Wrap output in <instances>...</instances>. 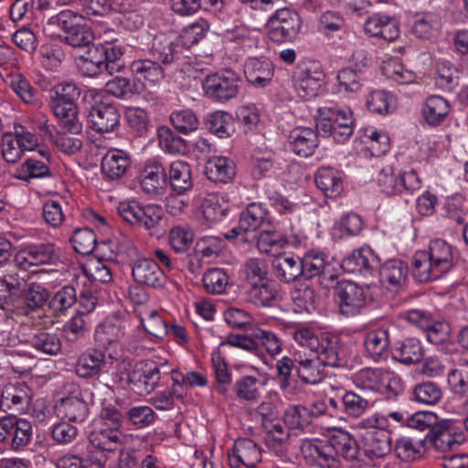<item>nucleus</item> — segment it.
I'll use <instances>...</instances> for the list:
<instances>
[{
    "instance_id": "49",
    "label": "nucleus",
    "mask_w": 468,
    "mask_h": 468,
    "mask_svg": "<svg viewBox=\"0 0 468 468\" xmlns=\"http://www.w3.org/2000/svg\"><path fill=\"white\" fill-rule=\"evenodd\" d=\"M277 290L271 280L250 284L247 291L248 301L258 306H268L275 299Z\"/></svg>"
},
{
    "instance_id": "42",
    "label": "nucleus",
    "mask_w": 468,
    "mask_h": 468,
    "mask_svg": "<svg viewBox=\"0 0 468 468\" xmlns=\"http://www.w3.org/2000/svg\"><path fill=\"white\" fill-rule=\"evenodd\" d=\"M394 359L405 365L417 364L423 357V348L420 340L414 337L406 338L392 351Z\"/></svg>"
},
{
    "instance_id": "53",
    "label": "nucleus",
    "mask_w": 468,
    "mask_h": 468,
    "mask_svg": "<svg viewBox=\"0 0 468 468\" xmlns=\"http://www.w3.org/2000/svg\"><path fill=\"white\" fill-rule=\"evenodd\" d=\"M334 122L336 127L335 141L346 142L353 133L355 120L350 109H335L333 107Z\"/></svg>"
},
{
    "instance_id": "33",
    "label": "nucleus",
    "mask_w": 468,
    "mask_h": 468,
    "mask_svg": "<svg viewBox=\"0 0 468 468\" xmlns=\"http://www.w3.org/2000/svg\"><path fill=\"white\" fill-rule=\"evenodd\" d=\"M362 442L367 454L377 458H382L391 451L390 434L380 428L363 433Z\"/></svg>"
},
{
    "instance_id": "28",
    "label": "nucleus",
    "mask_w": 468,
    "mask_h": 468,
    "mask_svg": "<svg viewBox=\"0 0 468 468\" xmlns=\"http://www.w3.org/2000/svg\"><path fill=\"white\" fill-rule=\"evenodd\" d=\"M322 72H311L307 69H298L293 73V87L297 95L303 100L317 96L322 86Z\"/></svg>"
},
{
    "instance_id": "60",
    "label": "nucleus",
    "mask_w": 468,
    "mask_h": 468,
    "mask_svg": "<svg viewBox=\"0 0 468 468\" xmlns=\"http://www.w3.org/2000/svg\"><path fill=\"white\" fill-rule=\"evenodd\" d=\"M77 303V294L74 287L67 285L58 290L48 303L49 308L57 316L63 314Z\"/></svg>"
},
{
    "instance_id": "7",
    "label": "nucleus",
    "mask_w": 468,
    "mask_h": 468,
    "mask_svg": "<svg viewBox=\"0 0 468 468\" xmlns=\"http://www.w3.org/2000/svg\"><path fill=\"white\" fill-rule=\"evenodd\" d=\"M118 213L130 225L144 228L147 230L157 229L164 217V211L159 206H142L136 201L122 202Z\"/></svg>"
},
{
    "instance_id": "3",
    "label": "nucleus",
    "mask_w": 468,
    "mask_h": 468,
    "mask_svg": "<svg viewBox=\"0 0 468 468\" xmlns=\"http://www.w3.org/2000/svg\"><path fill=\"white\" fill-rule=\"evenodd\" d=\"M80 93V88L73 82L57 84L50 90L49 107L59 125L72 134H79L82 131L76 104Z\"/></svg>"
},
{
    "instance_id": "63",
    "label": "nucleus",
    "mask_w": 468,
    "mask_h": 468,
    "mask_svg": "<svg viewBox=\"0 0 468 468\" xmlns=\"http://www.w3.org/2000/svg\"><path fill=\"white\" fill-rule=\"evenodd\" d=\"M170 122L174 128L183 134H188L198 128V119L191 110L172 112Z\"/></svg>"
},
{
    "instance_id": "48",
    "label": "nucleus",
    "mask_w": 468,
    "mask_h": 468,
    "mask_svg": "<svg viewBox=\"0 0 468 468\" xmlns=\"http://www.w3.org/2000/svg\"><path fill=\"white\" fill-rule=\"evenodd\" d=\"M429 447L425 440H414L410 437L399 439L394 446L396 456L403 462H411L421 456V450Z\"/></svg>"
},
{
    "instance_id": "12",
    "label": "nucleus",
    "mask_w": 468,
    "mask_h": 468,
    "mask_svg": "<svg viewBox=\"0 0 468 468\" xmlns=\"http://www.w3.org/2000/svg\"><path fill=\"white\" fill-rule=\"evenodd\" d=\"M55 412L63 420L82 423L89 415V407L82 399L81 390L74 387L68 396L59 399L56 402Z\"/></svg>"
},
{
    "instance_id": "27",
    "label": "nucleus",
    "mask_w": 468,
    "mask_h": 468,
    "mask_svg": "<svg viewBox=\"0 0 468 468\" xmlns=\"http://www.w3.org/2000/svg\"><path fill=\"white\" fill-rule=\"evenodd\" d=\"M274 276L282 282L290 283L303 279L301 257L279 254L272 262Z\"/></svg>"
},
{
    "instance_id": "56",
    "label": "nucleus",
    "mask_w": 468,
    "mask_h": 468,
    "mask_svg": "<svg viewBox=\"0 0 468 468\" xmlns=\"http://www.w3.org/2000/svg\"><path fill=\"white\" fill-rule=\"evenodd\" d=\"M74 250L81 255L93 252L97 245V238L90 228L78 229L69 239Z\"/></svg>"
},
{
    "instance_id": "13",
    "label": "nucleus",
    "mask_w": 468,
    "mask_h": 468,
    "mask_svg": "<svg viewBox=\"0 0 468 468\" xmlns=\"http://www.w3.org/2000/svg\"><path fill=\"white\" fill-rule=\"evenodd\" d=\"M302 452L307 464L319 468H339L340 460L330 441L310 442L302 446Z\"/></svg>"
},
{
    "instance_id": "36",
    "label": "nucleus",
    "mask_w": 468,
    "mask_h": 468,
    "mask_svg": "<svg viewBox=\"0 0 468 468\" xmlns=\"http://www.w3.org/2000/svg\"><path fill=\"white\" fill-rule=\"evenodd\" d=\"M450 112V104L441 96H429L422 107L421 113L424 121L430 126L440 125Z\"/></svg>"
},
{
    "instance_id": "11",
    "label": "nucleus",
    "mask_w": 468,
    "mask_h": 468,
    "mask_svg": "<svg viewBox=\"0 0 468 468\" xmlns=\"http://www.w3.org/2000/svg\"><path fill=\"white\" fill-rule=\"evenodd\" d=\"M334 293L341 314L346 316L357 314L366 305L364 289L353 282H338Z\"/></svg>"
},
{
    "instance_id": "19",
    "label": "nucleus",
    "mask_w": 468,
    "mask_h": 468,
    "mask_svg": "<svg viewBox=\"0 0 468 468\" xmlns=\"http://www.w3.org/2000/svg\"><path fill=\"white\" fill-rule=\"evenodd\" d=\"M378 263V256L371 249L361 248L343 259L341 268L347 273L366 276L372 273L375 265Z\"/></svg>"
},
{
    "instance_id": "62",
    "label": "nucleus",
    "mask_w": 468,
    "mask_h": 468,
    "mask_svg": "<svg viewBox=\"0 0 468 468\" xmlns=\"http://www.w3.org/2000/svg\"><path fill=\"white\" fill-rule=\"evenodd\" d=\"M413 396L417 402L425 405H435L442 397L440 386L431 381L419 383L413 389Z\"/></svg>"
},
{
    "instance_id": "61",
    "label": "nucleus",
    "mask_w": 468,
    "mask_h": 468,
    "mask_svg": "<svg viewBox=\"0 0 468 468\" xmlns=\"http://www.w3.org/2000/svg\"><path fill=\"white\" fill-rule=\"evenodd\" d=\"M261 382L260 379L252 376H243L234 384V390L237 397L245 401L258 400Z\"/></svg>"
},
{
    "instance_id": "16",
    "label": "nucleus",
    "mask_w": 468,
    "mask_h": 468,
    "mask_svg": "<svg viewBox=\"0 0 468 468\" xmlns=\"http://www.w3.org/2000/svg\"><path fill=\"white\" fill-rule=\"evenodd\" d=\"M364 30L369 37L388 42L396 40L400 34L399 21L394 16L382 14H376L367 18Z\"/></svg>"
},
{
    "instance_id": "25",
    "label": "nucleus",
    "mask_w": 468,
    "mask_h": 468,
    "mask_svg": "<svg viewBox=\"0 0 468 468\" xmlns=\"http://www.w3.org/2000/svg\"><path fill=\"white\" fill-rule=\"evenodd\" d=\"M95 55L101 61L103 69L112 75L122 71L125 67L123 50L115 42L100 44L93 48Z\"/></svg>"
},
{
    "instance_id": "52",
    "label": "nucleus",
    "mask_w": 468,
    "mask_h": 468,
    "mask_svg": "<svg viewBox=\"0 0 468 468\" xmlns=\"http://www.w3.org/2000/svg\"><path fill=\"white\" fill-rule=\"evenodd\" d=\"M364 346L373 358L382 357L387 354L389 346L388 331L378 329L368 332L365 337Z\"/></svg>"
},
{
    "instance_id": "37",
    "label": "nucleus",
    "mask_w": 468,
    "mask_h": 468,
    "mask_svg": "<svg viewBox=\"0 0 468 468\" xmlns=\"http://www.w3.org/2000/svg\"><path fill=\"white\" fill-rule=\"evenodd\" d=\"M167 180L172 189L179 195L190 190L193 186L190 165L183 161L171 163Z\"/></svg>"
},
{
    "instance_id": "4",
    "label": "nucleus",
    "mask_w": 468,
    "mask_h": 468,
    "mask_svg": "<svg viewBox=\"0 0 468 468\" xmlns=\"http://www.w3.org/2000/svg\"><path fill=\"white\" fill-rule=\"evenodd\" d=\"M117 377L121 384L126 385L140 396H145L157 387L160 369L153 362L139 361L133 364L122 360L117 366Z\"/></svg>"
},
{
    "instance_id": "39",
    "label": "nucleus",
    "mask_w": 468,
    "mask_h": 468,
    "mask_svg": "<svg viewBox=\"0 0 468 468\" xmlns=\"http://www.w3.org/2000/svg\"><path fill=\"white\" fill-rule=\"evenodd\" d=\"M89 441L98 452H114L121 446V433L116 428L95 430L90 433Z\"/></svg>"
},
{
    "instance_id": "34",
    "label": "nucleus",
    "mask_w": 468,
    "mask_h": 468,
    "mask_svg": "<svg viewBox=\"0 0 468 468\" xmlns=\"http://www.w3.org/2000/svg\"><path fill=\"white\" fill-rule=\"evenodd\" d=\"M104 367V353L98 349H91L83 353L79 357L75 372L82 378H90L98 376Z\"/></svg>"
},
{
    "instance_id": "22",
    "label": "nucleus",
    "mask_w": 468,
    "mask_h": 468,
    "mask_svg": "<svg viewBox=\"0 0 468 468\" xmlns=\"http://www.w3.org/2000/svg\"><path fill=\"white\" fill-rule=\"evenodd\" d=\"M261 460V449L250 439L237 440L233 446V454L229 455V466L256 467Z\"/></svg>"
},
{
    "instance_id": "59",
    "label": "nucleus",
    "mask_w": 468,
    "mask_h": 468,
    "mask_svg": "<svg viewBox=\"0 0 468 468\" xmlns=\"http://www.w3.org/2000/svg\"><path fill=\"white\" fill-rule=\"evenodd\" d=\"M255 332L248 335L244 334H229L221 343V346H229L243 349L259 357H264L262 349L258 346Z\"/></svg>"
},
{
    "instance_id": "54",
    "label": "nucleus",
    "mask_w": 468,
    "mask_h": 468,
    "mask_svg": "<svg viewBox=\"0 0 468 468\" xmlns=\"http://www.w3.org/2000/svg\"><path fill=\"white\" fill-rule=\"evenodd\" d=\"M283 421L289 429L303 431L312 423L308 407L302 404L288 407L283 414Z\"/></svg>"
},
{
    "instance_id": "6",
    "label": "nucleus",
    "mask_w": 468,
    "mask_h": 468,
    "mask_svg": "<svg viewBox=\"0 0 468 468\" xmlns=\"http://www.w3.org/2000/svg\"><path fill=\"white\" fill-rule=\"evenodd\" d=\"M376 182L387 196L413 195L421 187V181L414 170L395 173L391 165L385 166L378 173Z\"/></svg>"
},
{
    "instance_id": "43",
    "label": "nucleus",
    "mask_w": 468,
    "mask_h": 468,
    "mask_svg": "<svg viewBox=\"0 0 468 468\" xmlns=\"http://www.w3.org/2000/svg\"><path fill=\"white\" fill-rule=\"evenodd\" d=\"M207 130L219 138L229 137L235 132L234 118L227 112L217 111L207 116Z\"/></svg>"
},
{
    "instance_id": "55",
    "label": "nucleus",
    "mask_w": 468,
    "mask_h": 468,
    "mask_svg": "<svg viewBox=\"0 0 468 468\" xmlns=\"http://www.w3.org/2000/svg\"><path fill=\"white\" fill-rule=\"evenodd\" d=\"M265 216L266 211L261 204H250L240 215L239 229L243 230V232L256 230L261 227Z\"/></svg>"
},
{
    "instance_id": "41",
    "label": "nucleus",
    "mask_w": 468,
    "mask_h": 468,
    "mask_svg": "<svg viewBox=\"0 0 468 468\" xmlns=\"http://www.w3.org/2000/svg\"><path fill=\"white\" fill-rule=\"evenodd\" d=\"M28 345L39 353L48 356H56L61 350L59 336L51 332L40 330L28 336Z\"/></svg>"
},
{
    "instance_id": "2",
    "label": "nucleus",
    "mask_w": 468,
    "mask_h": 468,
    "mask_svg": "<svg viewBox=\"0 0 468 468\" xmlns=\"http://www.w3.org/2000/svg\"><path fill=\"white\" fill-rule=\"evenodd\" d=\"M408 427L420 431H427L424 438L429 447L446 452L463 441L462 434L453 432L451 422L447 420H439L438 416L431 411H419L407 418Z\"/></svg>"
},
{
    "instance_id": "21",
    "label": "nucleus",
    "mask_w": 468,
    "mask_h": 468,
    "mask_svg": "<svg viewBox=\"0 0 468 468\" xmlns=\"http://www.w3.org/2000/svg\"><path fill=\"white\" fill-rule=\"evenodd\" d=\"M131 323L119 316L107 318L96 330V337L108 345L117 344L128 338Z\"/></svg>"
},
{
    "instance_id": "64",
    "label": "nucleus",
    "mask_w": 468,
    "mask_h": 468,
    "mask_svg": "<svg viewBox=\"0 0 468 468\" xmlns=\"http://www.w3.org/2000/svg\"><path fill=\"white\" fill-rule=\"evenodd\" d=\"M340 90L346 92H357L363 86L362 71L347 67L340 69L337 74Z\"/></svg>"
},
{
    "instance_id": "8",
    "label": "nucleus",
    "mask_w": 468,
    "mask_h": 468,
    "mask_svg": "<svg viewBox=\"0 0 468 468\" xmlns=\"http://www.w3.org/2000/svg\"><path fill=\"white\" fill-rule=\"evenodd\" d=\"M266 27L268 37L272 42H291L300 31L301 18L296 12L282 8L269 18Z\"/></svg>"
},
{
    "instance_id": "5",
    "label": "nucleus",
    "mask_w": 468,
    "mask_h": 468,
    "mask_svg": "<svg viewBox=\"0 0 468 468\" xmlns=\"http://www.w3.org/2000/svg\"><path fill=\"white\" fill-rule=\"evenodd\" d=\"M117 253L119 255L126 254L130 259L132 276L137 283L154 289L165 286L166 277L159 264L149 258L137 259L138 249L130 240L121 244Z\"/></svg>"
},
{
    "instance_id": "45",
    "label": "nucleus",
    "mask_w": 468,
    "mask_h": 468,
    "mask_svg": "<svg viewBox=\"0 0 468 468\" xmlns=\"http://www.w3.org/2000/svg\"><path fill=\"white\" fill-rule=\"evenodd\" d=\"M142 86L134 80L117 76L106 82L105 91L116 98L128 100L133 95L139 94Z\"/></svg>"
},
{
    "instance_id": "18",
    "label": "nucleus",
    "mask_w": 468,
    "mask_h": 468,
    "mask_svg": "<svg viewBox=\"0 0 468 468\" xmlns=\"http://www.w3.org/2000/svg\"><path fill=\"white\" fill-rule=\"evenodd\" d=\"M142 190L151 196L165 194L167 186V175L165 167L158 162L147 164L139 177Z\"/></svg>"
},
{
    "instance_id": "57",
    "label": "nucleus",
    "mask_w": 468,
    "mask_h": 468,
    "mask_svg": "<svg viewBox=\"0 0 468 468\" xmlns=\"http://www.w3.org/2000/svg\"><path fill=\"white\" fill-rule=\"evenodd\" d=\"M294 361L299 364L297 375L306 384H316L322 380L316 358H303L301 355L294 354Z\"/></svg>"
},
{
    "instance_id": "40",
    "label": "nucleus",
    "mask_w": 468,
    "mask_h": 468,
    "mask_svg": "<svg viewBox=\"0 0 468 468\" xmlns=\"http://www.w3.org/2000/svg\"><path fill=\"white\" fill-rule=\"evenodd\" d=\"M204 217L209 221H220L229 210L227 195L207 194L201 204Z\"/></svg>"
},
{
    "instance_id": "20",
    "label": "nucleus",
    "mask_w": 468,
    "mask_h": 468,
    "mask_svg": "<svg viewBox=\"0 0 468 468\" xmlns=\"http://www.w3.org/2000/svg\"><path fill=\"white\" fill-rule=\"evenodd\" d=\"M316 360L325 367H341L346 365L342 345L335 337L323 336L319 347L313 352Z\"/></svg>"
},
{
    "instance_id": "24",
    "label": "nucleus",
    "mask_w": 468,
    "mask_h": 468,
    "mask_svg": "<svg viewBox=\"0 0 468 468\" xmlns=\"http://www.w3.org/2000/svg\"><path fill=\"white\" fill-rule=\"evenodd\" d=\"M17 259L21 263L26 262L30 266H39L55 262L58 256L53 244L40 243L27 246L19 252Z\"/></svg>"
},
{
    "instance_id": "58",
    "label": "nucleus",
    "mask_w": 468,
    "mask_h": 468,
    "mask_svg": "<svg viewBox=\"0 0 468 468\" xmlns=\"http://www.w3.org/2000/svg\"><path fill=\"white\" fill-rule=\"evenodd\" d=\"M12 90L26 104L37 107L40 103L36 89L32 87L30 82L22 75L14 76L9 83Z\"/></svg>"
},
{
    "instance_id": "15",
    "label": "nucleus",
    "mask_w": 468,
    "mask_h": 468,
    "mask_svg": "<svg viewBox=\"0 0 468 468\" xmlns=\"http://www.w3.org/2000/svg\"><path fill=\"white\" fill-rule=\"evenodd\" d=\"M6 410L16 413L27 412L32 404L33 390L25 382L8 383L1 392Z\"/></svg>"
},
{
    "instance_id": "51",
    "label": "nucleus",
    "mask_w": 468,
    "mask_h": 468,
    "mask_svg": "<svg viewBox=\"0 0 468 468\" xmlns=\"http://www.w3.org/2000/svg\"><path fill=\"white\" fill-rule=\"evenodd\" d=\"M159 145L165 152L172 154H184L188 149L187 143L185 139L176 135L167 126H161L157 130Z\"/></svg>"
},
{
    "instance_id": "38",
    "label": "nucleus",
    "mask_w": 468,
    "mask_h": 468,
    "mask_svg": "<svg viewBox=\"0 0 468 468\" xmlns=\"http://www.w3.org/2000/svg\"><path fill=\"white\" fill-rule=\"evenodd\" d=\"M317 187L331 198L337 197L343 192V181L339 173L331 167L319 168L315 174Z\"/></svg>"
},
{
    "instance_id": "31",
    "label": "nucleus",
    "mask_w": 468,
    "mask_h": 468,
    "mask_svg": "<svg viewBox=\"0 0 468 468\" xmlns=\"http://www.w3.org/2000/svg\"><path fill=\"white\" fill-rule=\"evenodd\" d=\"M301 269L304 280L316 276L323 280H334V274L331 272L332 266L325 261L324 253H306L301 258Z\"/></svg>"
},
{
    "instance_id": "47",
    "label": "nucleus",
    "mask_w": 468,
    "mask_h": 468,
    "mask_svg": "<svg viewBox=\"0 0 468 468\" xmlns=\"http://www.w3.org/2000/svg\"><path fill=\"white\" fill-rule=\"evenodd\" d=\"M330 441L336 452V457L342 456L347 461L357 459L359 447L356 439L346 431H339L330 437Z\"/></svg>"
},
{
    "instance_id": "50",
    "label": "nucleus",
    "mask_w": 468,
    "mask_h": 468,
    "mask_svg": "<svg viewBox=\"0 0 468 468\" xmlns=\"http://www.w3.org/2000/svg\"><path fill=\"white\" fill-rule=\"evenodd\" d=\"M130 69L139 80L144 79L153 83L159 82L165 76L163 68L158 62L151 59L134 60Z\"/></svg>"
},
{
    "instance_id": "44",
    "label": "nucleus",
    "mask_w": 468,
    "mask_h": 468,
    "mask_svg": "<svg viewBox=\"0 0 468 468\" xmlns=\"http://www.w3.org/2000/svg\"><path fill=\"white\" fill-rule=\"evenodd\" d=\"M370 404V399L364 390H349L342 397L343 411L348 417H360L367 410Z\"/></svg>"
},
{
    "instance_id": "1",
    "label": "nucleus",
    "mask_w": 468,
    "mask_h": 468,
    "mask_svg": "<svg viewBox=\"0 0 468 468\" xmlns=\"http://www.w3.org/2000/svg\"><path fill=\"white\" fill-rule=\"evenodd\" d=\"M452 248L441 239L430 243L428 250H418L412 257V271L420 282L440 279L453 266Z\"/></svg>"
},
{
    "instance_id": "30",
    "label": "nucleus",
    "mask_w": 468,
    "mask_h": 468,
    "mask_svg": "<svg viewBox=\"0 0 468 468\" xmlns=\"http://www.w3.org/2000/svg\"><path fill=\"white\" fill-rule=\"evenodd\" d=\"M244 73L250 83L255 87L262 88L271 81L274 67L269 59L252 58L246 62Z\"/></svg>"
},
{
    "instance_id": "35",
    "label": "nucleus",
    "mask_w": 468,
    "mask_h": 468,
    "mask_svg": "<svg viewBox=\"0 0 468 468\" xmlns=\"http://www.w3.org/2000/svg\"><path fill=\"white\" fill-rule=\"evenodd\" d=\"M205 172L207 177L213 182L229 183L236 175L234 162L224 156H213L208 159Z\"/></svg>"
},
{
    "instance_id": "26",
    "label": "nucleus",
    "mask_w": 468,
    "mask_h": 468,
    "mask_svg": "<svg viewBox=\"0 0 468 468\" xmlns=\"http://www.w3.org/2000/svg\"><path fill=\"white\" fill-rule=\"evenodd\" d=\"M289 143L294 154L308 157L318 146V136L310 127H296L290 133Z\"/></svg>"
},
{
    "instance_id": "29",
    "label": "nucleus",
    "mask_w": 468,
    "mask_h": 468,
    "mask_svg": "<svg viewBox=\"0 0 468 468\" xmlns=\"http://www.w3.org/2000/svg\"><path fill=\"white\" fill-rule=\"evenodd\" d=\"M130 166V155L120 149H110L101 164L102 173L111 180L122 177Z\"/></svg>"
},
{
    "instance_id": "32",
    "label": "nucleus",
    "mask_w": 468,
    "mask_h": 468,
    "mask_svg": "<svg viewBox=\"0 0 468 468\" xmlns=\"http://www.w3.org/2000/svg\"><path fill=\"white\" fill-rule=\"evenodd\" d=\"M408 265L404 261L393 259L387 261L381 267L379 274L381 282L388 285L390 291L402 288L408 277Z\"/></svg>"
},
{
    "instance_id": "46",
    "label": "nucleus",
    "mask_w": 468,
    "mask_h": 468,
    "mask_svg": "<svg viewBox=\"0 0 468 468\" xmlns=\"http://www.w3.org/2000/svg\"><path fill=\"white\" fill-rule=\"evenodd\" d=\"M180 47L165 37H154L151 48L153 58L163 64H171L178 59Z\"/></svg>"
},
{
    "instance_id": "10",
    "label": "nucleus",
    "mask_w": 468,
    "mask_h": 468,
    "mask_svg": "<svg viewBox=\"0 0 468 468\" xmlns=\"http://www.w3.org/2000/svg\"><path fill=\"white\" fill-rule=\"evenodd\" d=\"M32 439V425L25 419L8 415L0 419V441H10L13 450L27 446Z\"/></svg>"
},
{
    "instance_id": "9",
    "label": "nucleus",
    "mask_w": 468,
    "mask_h": 468,
    "mask_svg": "<svg viewBox=\"0 0 468 468\" xmlns=\"http://www.w3.org/2000/svg\"><path fill=\"white\" fill-rule=\"evenodd\" d=\"M241 79L232 70L207 76L203 81L205 94L217 102H226L235 98L240 89Z\"/></svg>"
},
{
    "instance_id": "14",
    "label": "nucleus",
    "mask_w": 468,
    "mask_h": 468,
    "mask_svg": "<svg viewBox=\"0 0 468 468\" xmlns=\"http://www.w3.org/2000/svg\"><path fill=\"white\" fill-rule=\"evenodd\" d=\"M21 295L15 309V314L27 316L31 312L41 308L49 297L48 291L41 284L36 282H27L25 280Z\"/></svg>"
},
{
    "instance_id": "17",
    "label": "nucleus",
    "mask_w": 468,
    "mask_h": 468,
    "mask_svg": "<svg viewBox=\"0 0 468 468\" xmlns=\"http://www.w3.org/2000/svg\"><path fill=\"white\" fill-rule=\"evenodd\" d=\"M89 122L90 128L99 133H111L119 126L120 113L112 104L98 103L90 112Z\"/></svg>"
},
{
    "instance_id": "23",
    "label": "nucleus",
    "mask_w": 468,
    "mask_h": 468,
    "mask_svg": "<svg viewBox=\"0 0 468 468\" xmlns=\"http://www.w3.org/2000/svg\"><path fill=\"white\" fill-rule=\"evenodd\" d=\"M24 284L25 279L17 273H8L0 277V306L2 309L15 313Z\"/></svg>"
}]
</instances>
